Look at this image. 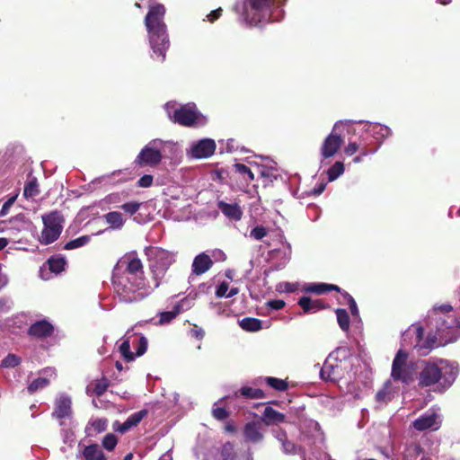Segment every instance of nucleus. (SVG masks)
Wrapping results in <instances>:
<instances>
[{
	"mask_svg": "<svg viewBox=\"0 0 460 460\" xmlns=\"http://www.w3.org/2000/svg\"><path fill=\"white\" fill-rule=\"evenodd\" d=\"M239 396H243L246 399H259V398H264L265 394L260 388L243 386L238 391H236L234 394V398H237Z\"/></svg>",
	"mask_w": 460,
	"mask_h": 460,
	"instance_id": "obj_24",
	"label": "nucleus"
},
{
	"mask_svg": "<svg viewBox=\"0 0 460 460\" xmlns=\"http://www.w3.org/2000/svg\"><path fill=\"white\" fill-rule=\"evenodd\" d=\"M49 385V380L47 377H38L29 384L27 386V392L30 394H33L37 391L47 387Z\"/></svg>",
	"mask_w": 460,
	"mask_h": 460,
	"instance_id": "obj_35",
	"label": "nucleus"
},
{
	"mask_svg": "<svg viewBox=\"0 0 460 460\" xmlns=\"http://www.w3.org/2000/svg\"><path fill=\"white\" fill-rule=\"evenodd\" d=\"M305 290L318 295L323 294L325 293L324 283L310 284L305 288Z\"/></svg>",
	"mask_w": 460,
	"mask_h": 460,
	"instance_id": "obj_49",
	"label": "nucleus"
},
{
	"mask_svg": "<svg viewBox=\"0 0 460 460\" xmlns=\"http://www.w3.org/2000/svg\"><path fill=\"white\" fill-rule=\"evenodd\" d=\"M162 159L161 151L155 147V142H150L141 149L134 164L139 167H155L161 163Z\"/></svg>",
	"mask_w": 460,
	"mask_h": 460,
	"instance_id": "obj_9",
	"label": "nucleus"
},
{
	"mask_svg": "<svg viewBox=\"0 0 460 460\" xmlns=\"http://www.w3.org/2000/svg\"><path fill=\"white\" fill-rule=\"evenodd\" d=\"M440 420L438 415L435 411L426 412L420 415L412 422V427L418 431H425L428 429L438 430L440 428Z\"/></svg>",
	"mask_w": 460,
	"mask_h": 460,
	"instance_id": "obj_11",
	"label": "nucleus"
},
{
	"mask_svg": "<svg viewBox=\"0 0 460 460\" xmlns=\"http://www.w3.org/2000/svg\"><path fill=\"white\" fill-rule=\"evenodd\" d=\"M344 172V164L343 163L337 161L335 162L328 170V179L330 181L336 180Z\"/></svg>",
	"mask_w": 460,
	"mask_h": 460,
	"instance_id": "obj_38",
	"label": "nucleus"
},
{
	"mask_svg": "<svg viewBox=\"0 0 460 460\" xmlns=\"http://www.w3.org/2000/svg\"><path fill=\"white\" fill-rule=\"evenodd\" d=\"M261 421L267 426L278 425L286 421V416L272 407L267 406L261 416Z\"/></svg>",
	"mask_w": 460,
	"mask_h": 460,
	"instance_id": "obj_22",
	"label": "nucleus"
},
{
	"mask_svg": "<svg viewBox=\"0 0 460 460\" xmlns=\"http://www.w3.org/2000/svg\"><path fill=\"white\" fill-rule=\"evenodd\" d=\"M443 331L442 326L438 327L436 332H429L424 339V328L412 324L402 333V346L412 347L420 356H427L436 347L456 341L452 338L444 339Z\"/></svg>",
	"mask_w": 460,
	"mask_h": 460,
	"instance_id": "obj_4",
	"label": "nucleus"
},
{
	"mask_svg": "<svg viewBox=\"0 0 460 460\" xmlns=\"http://www.w3.org/2000/svg\"><path fill=\"white\" fill-rule=\"evenodd\" d=\"M146 254L149 264H157L158 266L164 265V268H169V255L166 251L158 247H148L146 249Z\"/></svg>",
	"mask_w": 460,
	"mask_h": 460,
	"instance_id": "obj_17",
	"label": "nucleus"
},
{
	"mask_svg": "<svg viewBox=\"0 0 460 460\" xmlns=\"http://www.w3.org/2000/svg\"><path fill=\"white\" fill-rule=\"evenodd\" d=\"M411 449L414 452L416 455H420L422 452V448L419 444H414L411 447Z\"/></svg>",
	"mask_w": 460,
	"mask_h": 460,
	"instance_id": "obj_64",
	"label": "nucleus"
},
{
	"mask_svg": "<svg viewBox=\"0 0 460 460\" xmlns=\"http://www.w3.org/2000/svg\"><path fill=\"white\" fill-rule=\"evenodd\" d=\"M348 305L349 307L350 313L353 316L358 315V308L357 303L353 297H350L348 302Z\"/></svg>",
	"mask_w": 460,
	"mask_h": 460,
	"instance_id": "obj_58",
	"label": "nucleus"
},
{
	"mask_svg": "<svg viewBox=\"0 0 460 460\" xmlns=\"http://www.w3.org/2000/svg\"><path fill=\"white\" fill-rule=\"evenodd\" d=\"M147 414V410H141L139 411L134 412L127 419L128 423L130 424L132 428L137 427Z\"/></svg>",
	"mask_w": 460,
	"mask_h": 460,
	"instance_id": "obj_41",
	"label": "nucleus"
},
{
	"mask_svg": "<svg viewBox=\"0 0 460 460\" xmlns=\"http://www.w3.org/2000/svg\"><path fill=\"white\" fill-rule=\"evenodd\" d=\"M141 203L137 201H130L128 203L122 204L119 208L127 214L133 216L135 215L140 208Z\"/></svg>",
	"mask_w": 460,
	"mask_h": 460,
	"instance_id": "obj_44",
	"label": "nucleus"
},
{
	"mask_svg": "<svg viewBox=\"0 0 460 460\" xmlns=\"http://www.w3.org/2000/svg\"><path fill=\"white\" fill-rule=\"evenodd\" d=\"M216 150V143L213 139H201L191 147V156L197 159L208 158L211 156Z\"/></svg>",
	"mask_w": 460,
	"mask_h": 460,
	"instance_id": "obj_13",
	"label": "nucleus"
},
{
	"mask_svg": "<svg viewBox=\"0 0 460 460\" xmlns=\"http://www.w3.org/2000/svg\"><path fill=\"white\" fill-rule=\"evenodd\" d=\"M204 117L201 113L190 106H181L173 112L172 121L184 127H194L203 123Z\"/></svg>",
	"mask_w": 460,
	"mask_h": 460,
	"instance_id": "obj_8",
	"label": "nucleus"
},
{
	"mask_svg": "<svg viewBox=\"0 0 460 460\" xmlns=\"http://www.w3.org/2000/svg\"><path fill=\"white\" fill-rule=\"evenodd\" d=\"M324 288L325 293L329 291H337L339 293L341 292V288L337 285L324 283Z\"/></svg>",
	"mask_w": 460,
	"mask_h": 460,
	"instance_id": "obj_61",
	"label": "nucleus"
},
{
	"mask_svg": "<svg viewBox=\"0 0 460 460\" xmlns=\"http://www.w3.org/2000/svg\"><path fill=\"white\" fill-rule=\"evenodd\" d=\"M130 429H132V427L130 426V424L128 423V420H126L121 425H119L117 429H115L117 431L120 432V433H125L127 432L128 430H129Z\"/></svg>",
	"mask_w": 460,
	"mask_h": 460,
	"instance_id": "obj_60",
	"label": "nucleus"
},
{
	"mask_svg": "<svg viewBox=\"0 0 460 460\" xmlns=\"http://www.w3.org/2000/svg\"><path fill=\"white\" fill-rule=\"evenodd\" d=\"M212 266L213 261L211 258L208 254L202 252L194 258L191 270L193 274L199 276L207 272Z\"/></svg>",
	"mask_w": 460,
	"mask_h": 460,
	"instance_id": "obj_20",
	"label": "nucleus"
},
{
	"mask_svg": "<svg viewBox=\"0 0 460 460\" xmlns=\"http://www.w3.org/2000/svg\"><path fill=\"white\" fill-rule=\"evenodd\" d=\"M408 353L399 349L393 360L391 376L394 381H401L406 385L413 381L414 370L411 365L407 364Z\"/></svg>",
	"mask_w": 460,
	"mask_h": 460,
	"instance_id": "obj_6",
	"label": "nucleus"
},
{
	"mask_svg": "<svg viewBox=\"0 0 460 460\" xmlns=\"http://www.w3.org/2000/svg\"><path fill=\"white\" fill-rule=\"evenodd\" d=\"M268 234V230L262 226H258L252 229L250 235L251 237L254 238L255 240H261Z\"/></svg>",
	"mask_w": 460,
	"mask_h": 460,
	"instance_id": "obj_47",
	"label": "nucleus"
},
{
	"mask_svg": "<svg viewBox=\"0 0 460 460\" xmlns=\"http://www.w3.org/2000/svg\"><path fill=\"white\" fill-rule=\"evenodd\" d=\"M243 436L247 441L259 443L263 439L261 424L258 421H250L243 428Z\"/></svg>",
	"mask_w": 460,
	"mask_h": 460,
	"instance_id": "obj_19",
	"label": "nucleus"
},
{
	"mask_svg": "<svg viewBox=\"0 0 460 460\" xmlns=\"http://www.w3.org/2000/svg\"><path fill=\"white\" fill-rule=\"evenodd\" d=\"M233 169L236 173L243 176V180L248 183L254 179V174L251 169L243 164H234Z\"/></svg>",
	"mask_w": 460,
	"mask_h": 460,
	"instance_id": "obj_36",
	"label": "nucleus"
},
{
	"mask_svg": "<svg viewBox=\"0 0 460 460\" xmlns=\"http://www.w3.org/2000/svg\"><path fill=\"white\" fill-rule=\"evenodd\" d=\"M102 443L105 449L112 451L118 443V438L114 434L109 433L104 436Z\"/></svg>",
	"mask_w": 460,
	"mask_h": 460,
	"instance_id": "obj_42",
	"label": "nucleus"
},
{
	"mask_svg": "<svg viewBox=\"0 0 460 460\" xmlns=\"http://www.w3.org/2000/svg\"><path fill=\"white\" fill-rule=\"evenodd\" d=\"M153 176L150 174H145L137 181V186L141 188H148L153 184Z\"/></svg>",
	"mask_w": 460,
	"mask_h": 460,
	"instance_id": "obj_51",
	"label": "nucleus"
},
{
	"mask_svg": "<svg viewBox=\"0 0 460 460\" xmlns=\"http://www.w3.org/2000/svg\"><path fill=\"white\" fill-rule=\"evenodd\" d=\"M222 8L219 7L216 10H213L210 12V13L208 15V19L210 22H214L216 20H217L222 15Z\"/></svg>",
	"mask_w": 460,
	"mask_h": 460,
	"instance_id": "obj_57",
	"label": "nucleus"
},
{
	"mask_svg": "<svg viewBox=\"0 0 460 460\" xmlns=\"http://www.w3.org/2000/svg\"><path fill=\"white\" fill-rule=\"evenodd\" d=\"M8 308V299L0 298V312L6 311Z\"/></svg>",
	"mask_w": 460,
	"mask_h": 460,
	"instance_id": "obj_62",
	"label": "nucleus"
},
{
	"mask_svg": "<svg viewBox=\"0 0 460 460\" xmlns=\"http://www.w3.org/2000/svg\"><path fill=\"white\" fill-rule=\"evenodd\" d=\"M217 208L220 209L223 215L230 220L239 221L243 217V209L237 203L229 204L224 200H219L217 202Z\"/></svg>",
	"mask_w": 460,
	"mask_h": 460,
	"instance_id": "obj_18",
	"label": "nucleus"
},
{
	"mask_svg": "<svg viewBox=\"0 0 460 460\" xmlns=\"http://www.w3.org/2000/svg\"><path fill=\"white\" fill-rule=\"evenodd\" d=\"M297 304L302 307L304 314H314L327 307L321 299L312 300L309 296H302Z\"/></svg>",
	"mask_w": 460,
	"mask_h": 460,
	"instance_id": "obj_21",
	"label": "nucleus"
},
{
	"mask_svg": "<svg viewBox=\"0 0 460 460\" xmlns=\"http://www.w3.org/2000/svg\"><path fill=\"white\" fill-rule=\"evenodd\" d=\"M276 438H278V440H279V442H281V443H282V441H284V440H286V439L288 438V437H287V433H286V431H285V430H283V429H280V430L278 432V434L276 435Z\"/></svg>",
	"mask_w": 460,
	"mask_h": 460,
	"instance_id": "obj_63",
	"label": "nucleus"
},
{
	"mask_svg": "<svg viewBox=\"0 0 460 460\" xmlns=\"http://www.w3.org/2000/svg\"><path fill=\"white\" fill-rule=\"evenodd\" d=\"M240 327L246 332H258L262 329V321L253 317H244L239 321Z\"/></svg>",
	"mask_w": 460,
	"mask_h": 460,
	"instance_id": "obj_26",
	"label": "nucleus"
},
{
	"mask_svg": "<svg viewBox=\"0 0 460 460\" xmlns=\"http://www.w3.org/2000/svg\"><path fill=\"white\" fill-rule=\"evenodd\" d=\"M165 13L164 4H155L149 6L144 20L150 49L162 60H165L166 51L170 48L167 26L164 22Z\"/></svg>",
	"mask_w": 460,
	"mask_h": 460,
	"instance_id": "obj_2",
	"label": "nucleus"
},
{
	"mask_svg": "<svg viewBox=\"0 0 460 460\" xmlns=\"http://www.w3.org/2000/svg\"><path fill=\"white\" fill-rule=\"evenodd\" d=\"M91 428H86L88 436H93L104 432L107 429V420L104 419H97L90 423Z\"/></svg>",
	"mask_w": 460,
	"mask_h": 460,
	"instance_id": "obj_32",
	"label": "nucleus"
},
{
	"mask_svg": "<svg viewBox=\"0 0 460 460\" xmlns=\"http://www.w3.org/2000/svg\"><path fill=\"white\" fill-rule=\"evenodd\" d=\"M453 310V306L449 304L441 305L439 306H434L431 314L429 317L434 319L436 322L442 321V326H445L446 329H451L453 327L452 324H447L445 320H442L438 315L439 313L446 314L449 313Z\"/></svg>",
	"mask_w": 460,
	"mask_h": 460,
	"instance_id": "obj_28",
	"label": "nucleus"
},
{
	"mask_svg": "<svg viewBox=\"0 0 460 460\" xmlns=\"http://www.w3.org/2000/svg\"><path fill=\"white\" fill-rule=\"evenodd\" d=\"M282 449L286 454H295L296 453V446L293 442L289 441L288 438L282 441Z\"/></svg>",
	"mask_w": 460,
	"mask_h": 460,
	"instance_id": "obj_55",
	"label": "nucleus"
},
{
	"mask_svg": "<svg viewBox=\"0 0 460 460\" xmlns=\"http://www.w3.org/2000/svg\"><path fill=\"white\" fill-rule=\"evenodd\" d=\"M104 218L106 222L115 229H120L125 223L122 214L118 211H112L105 214Z\"/></svg>",
	"mask_w": 460,
	"mask_h": 460,
	"instance_id": "obj_29",
	"label": "nucleus"
},
{
	"mask_svg": "<svg viewBox=\"0 0 460 460\" xmlns=\"http://www.w3.org/2000/svg\"><path fill=\"white\" fill-rule=\"evenodd\" d=\"M229 285L226 281L222 282L216 290V296L217 297H227V291H228Z\"/></svg>",
	"mask_w": 460,
	"mask_h": 460,
	"instance_id": "obj_54",
	"label": "nucleus"
},
{
	"mask_svg": "<svg viewBox=\"0 0 460 460\" xmlns=\"http://www.w3.org/2000/svg\"><path fill=\"white\" fill-rule=\"evenodd\" d=\"M230 415V412L224 407H214L212 409V416L217 420H225Z\"/></svg>",
	"mask_w": 460,
	"mask_h": 460,
	"instance_id": "obj_46",
	"label": "nucleus"
},
{
	"mask_svg": "<svg viewBox=\"0 0 460 460\" xmlns=\"http://www.w3.org/2000/svg\"><path fill=\"white\" fill-rule=\"evenodd\" d=\"M149 270L154 285L153 287L146 286V288L143 289L144 291H140V293H143L145 296L160 287L162 280L165 277L168 268H164V265L158 266L157 264H149Z\"/></svg>",
	"mask_w": 460,
	"mask_h": 460,
	"instance_id": "obj_16",
	"label": "nucleus"
},
{
	"mask_svg": "<svg viewBox=\"0 0 460 460\" xmlns=\"http://www.w3.org/2000/svg\"><path fill=\"white\" fill-rule=\"evenodd\" d=\"M21 363V358L15 354H8L2 359L1 366L4 367H14Z\"/></svg>",
	"mask_w": 460,
	"mask_h": 460,
	"instance_id": "obj_43",
	"label": "nucleus"
},
{
	"mask_svg": "<svg viewBox=\"0 0 460 460\" xmlns=\"http://www.w3.org/2000/svg\"><path fill=\"white\" fill-rule=\"evenodd\" d=\"M285 305V301L281 299H274L267 302V306L273 310H280Z\"/></svg>",
	"mask_w": 460,
	"mask_h": 460,
	"instance_id": "obj_53",
	"label": "nucleus"
},
{
	"mask_svg": "<svg viewBox=\"0 0 460 460\" xmlns=\"http://www.w3.org/2000/svg\"><path fill=\"white\" fill-rule=\"evenodd\" d=\"M338 366H333L332 364H330L328 361H325L320 371V376L321 378L324 381L334 382L338 379Z\"/></svg>",
	"mask_w": 460,
	"mask_h": 460,
	"instance_id": "obj_25",
	"label": "nucleus"
},
{
	"mask_svg": "<svg viewBox=\"0 0 460 460\" xmlns=\"http://www.w3.org/2000/svg\"><path fill=\"white\" fill-rule=\"evenodd\" d=\"M90 241V237L88 235H83V236H80L76 239H74V240H71L69 242H67L63 249L65 250H73V249H75V248H79V247H82L84 245H85L88 242Z\"/></svg>",
	"mask_w": 460,
	"mask_h": 460,
	"instance_id": "obj_39",
	"label": "nucleus"
},
{
	"mask_svg": "<svg viewBox=\"0 0 460 460\" xmlns=\"http://www.w3.org/2000/svg\"><path fill=\"white\" fill-rule=\"evenodd\" d=\"M392 394L389 390V387L385 386L380 389L376 394V400L378 402H387L392 400Z\"/></svg>",
	"mask_w": 460,
	"mask_h": 460,
	"instance_id": "obj_45",
	"label": "nucleus"
},
{
	"mask_svg": "<svg viewBox=\"0 0 460 460\" xmlns=\"http://www.w3.org/2000/svg\"><path fill=\"white\" fill-rule=\"evenodd\" d=\"M54 326L47 320H40L28 329V335L35 338H47L53 334Z\"/></svg>",
	"mask_w": 460,
	"mask_h": 460,
	"instance_id": "obj_15",
	"label": "nucleus"
},
{
	"mask_svg": "<svg viewBox=\"0 0 460 460\" xmlns=\"http://www.w3.org/2000/svg\"><path fill=\"white\" fill-rule=\"evenodd\" d=\"M265 381L268 385L279 392H284L288 388V382L283 379L269 376L266 377Z\"/></svg>",
	"mask_w": 460,
	"mask_h": 460,
	"instance_id": "obj_37",
	"label": "nucleus"
},
{
	"mask_svg": "<svg viewBox=\"0 0 460 460\" xmlns=\"http://www.w3.org/2000/svg\"><path fill=\"white\" fill-rule=\"evenodd\" d=\"M147 344H148V341L145 336L139 337V339L137 340V349H136L135 357L136 356L140 357V356L144 355L147 349Z\"/></svg>",
	"mask_w": 460,
	"mask_h": 460,
	"instance_id": "obj_48",
	"label": "nucleus"
},
{
	"mask_svg": "<svg viewBox=\"0 0 460 460\" xmlns=\"http://www.w3.org/2000/svg\"><path fill=\"white\" fill-rule=\"evenodd\" d=\"M119 352L122 357L128 362L133 361L135 359V354L130 350V343L128 340H125L121 345L119 346Z\"/></svg>",
	"mask_w": 460,
	"mask_h": 460,
	"instance_id": "obj_40",
	"label": "nucleus"
},
{
	"mask_svg": "<svg viewBox=\"0 0 460 460\" xmlns=\"http://www.w3.org/2000/svg\"><path fill=\"white\" fill-rule=\"evenodd\" d=\"M44 228L41 232V243L49 244L55 242L62 232L63 217L58 211H52L42 217Z\"/></svg>",
	"mask_w": 460,
	"mask_h": 460,
	"instance_id": "obj_7",
	"label": "nucleus"
},
{
	"mask_svg": "<svg viewBox=\"0 0 460 460\" xmlns=\"http://www.w3.org/2000/svg\"><path fill=\"white\" fill-rule=\"evenodd\" d=\"M72 413V401L68 396L62 394L55 400L53 418L57 420L70 418Z\"/></svg>",
	"mask_w": 460,
	"mask_h": 460,
	"instance_id": "obj_14",
	"label": "nucleus"
},
{
	"mask_svg": "<svg viewBox=\"0 0 460 460\" xmlns=\"http://www.w3.org/2000/svg\"><path fill=\"white\" fill-rule=\"evenodd\" d=\"M190 335L198 341H201L205 336V331L197 324H193L190 329Z\"/></svg>",
	"mask_w": 460,
	"mask_h": 460,
	"instance_id": "obj_52",
	"label": "nucleus"
},
{
	"mask_svg": "<svg viewBox=\"0 0 460 460\" xmlns=\"http://www.w3.org/2000/svg\"><path fill=\"white\" fill-rule=\"evenodd\" d=\"M326 188V182H321L317 185V187L314 188L310 193L313 195V196H319L320 194H322L323 192V190H325Z\"/></svg>",
	"mask_w": 460,
	"mask_h": 460,
	"instance_id": "obj_59",
	"label": "nucleus"
},
{
	"mask_svg": "<svg viewBox=\"0 0 460 460\" xmlns=\"http://www.w3.org/2000/svg\"><path fill=\"white\" fill-rule=\"evenodd\" d=\"M93 393L97 396H102L108 389L110 381L107 377L102 376L100 379H96L93 384Z\"/></svg>",
	"mask_w": 460,
	"mask_h": 460,
	"instance_id": "obj_33",
	"label": "nucleus"
},
{
	"mask_svg": "<svg viewBox=\"0 0 460 460\" xmlns=\"http://www.w3.org/2000/svg\"><path fill=\"white\" fill-rule=\"evenodd\" d=\"M82 455L85 460H107L104 453L100 449L97 444H91L84 447Z\"/></svg>",
	"mask_w": 460,
	"mask_h": 460,
	"instance_id": "obj_23",
	"label": "nucleus"
},
{
	"mask_svg": "<svg viewBox=\"0 0 460 460\" xmlns=\"http://www.w3.org/2000/svg\"><path fill=\"white\" fill-rule=\"evenodd\" d=\"M217 454L222 460H252L248 452L236 448L231 442L225 443L217 450Z\"/></svg>",
	"mask_w": 460,
	"mask_h": 460,
	"instance_id": "obj_12",
	"label": "nucleus"
},
{
	"mask_svg": "<svg viewBox=\"0 0 460 460\" xmlns=\"http://www.w3.org/2000/svg\"><path fill=\"white\" fill-rule=\"evenodd\" d=\"M358 150H359V145H358L356 142H351L346 146L344 152L347 155L350 156V155H354Z\"/></svg>",
	"mask_w": 460,
	"mask_h": 460,
	"instance_id": "obj_56",
	"label": "nucleus"
},
{
	"mask_svg": "<svg viewBox=\"0 0 460 460\" xmlns=\"http://www.w3.org/2000/svg\"><path fill=\"white\" fill-rule=\"evenodd\" d=\"M279 0H244L242 14L244 22L250 26H256L270 19L271 8Z\"/></svg>",
	"mask_w": 460,
	"mask_h": 460,
	"instance_id": "obj_5",
	"label": "nucleus"
},
{
	"mask_svg": "<svg viewBox=\"0 0 460 460\" xmlns=\"http://www.w3.org/2000/svg\"><path fill=\"white\" fill-rule=\"evenodd\" d=\"M181 311V305L176 304L172 311H166L160 313V324H166L172 321Z\"/></svg>",
	"mask_w": 460,
	"mask_h": 460,
	"instance_id": "obj_34",
	"label": "nucleus"
},
{
	"mask_svg": "<svg viewBox=\"0 0 460 460\" xmlns=\"http://www.w3.org/2000/svg\"><path fill=\"white\" fill-rule=\"evenodd\" d=\"M49 269L51 272L58 274L65 270L66 261L64 257L52 256L48 260Z\"/></svg>",
	"mask_w": 460,
	"mask_h": 460,
	"instance_id": "obj_30",
	"label": "nucleus"
},
{
	"mask_svg": "<svg viewBox=\"0 0 460 460\" xmlns=\"http://www.w3.org/2000/svg\"><path fill=\"white\" fill-rule=\"evenodd\" d=\"M40 192V185L37 178L31 177L24 185L23 197L27 199H34Z\"/></svg>",
	"mask_w": 460,
	"mask_h": 460,
	"instance_id": "obj_27",
	"label": "nucleus"
},
{
	"mask_svg": "<svg viewBox=\"0 0 460 460\" xmlns=\"http://www.w3.org/2000/svg\"><path fill=\"white\" fill-rule=\"evenodd\" d=\"M112 285L120 300L137 302L145 297L141 290L146 288L144 267L136 253L123 256L114 267Z\"/></svg>",
	"mask_w": 460,
	"mask_h": 460,
	"instance_id": "obj_1",
	"label": "nucleus"
},
{
	"mask_svg": "<svg viewBox=\"0 0 460 460\" xmlns=\"http://www.w3.org/2000/svg\"><path fill=\"white\" fill-rule=\"evenodd\" d=\"M17 199V194L10 197L3 205L2 209L0 211V216L4 217L8 214L10 208L13 205Z\"/></svg>",
	"mask_w": 460,
	"mask_h": 460,
	"instance_id": "obj_50",
	"label": "nucleus"
},
{
	"mask_svg": "<svg viewBox=\"0 0 460 460\" xmlns=\"http://www.w3.org/2000/svg\"><path fill=\"white\" fill-rule=\"evenodd\" d=\"M338 127L339 124L336 123L332 133L325 137L322 144L320 153L325 159L334 156L343 143V138L336 132Z\"/></svg>",
	"mask_w": 460,
	"mask_h": 460,
	"instance_id": "obj_10",
	"label": "nucleus"
},
{
	"mask_svg": "<svg viewBox=\"0 0 460 460\" xmlns=\"http://www.w3.org/2000/svg\"><path fill=\"white\" fill-rule=\"evenodd\" d=\"M335 314L337 316V322L340 328L344 332L349 331L350 325V319L347 310L343 308H337L335 310Z\"/></svg>",
	"mask_w": 460,
	"mask_h": 460,
	"instance_id": "obj_31",
	"label": "nucleus"
},
{
	"mask_svg": "<svg viewBox=\"0 0 460 460\" xmlns=\"http://www.w3.org/2000/svg\"><path fill=\"white\" fill-rule=\"evenodd\" d=\"M456 375V369L447 360L440 359L438 363L423 360L419 372V385L429 387L438 385L440 391H446L455 382Z\"/></svg>",
	"mask_w": 460,
	"mask_h": 460,
	"instance_id": "obj_3",
	"label": "nucleus"
}]
</instances>
